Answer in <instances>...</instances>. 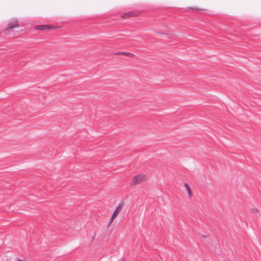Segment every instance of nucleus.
<instances>
[{
	"mask_svg": "<svg viewBox=\"0 0 261 261\" xmlns=\"http://www.w3.org/2000/svg\"><path fill=\"white\" fill-rule=\"evenodd\" d=\"M146 176L143 174L135 176L132 181V185H138L146 180Z\"/></svg>",
	"mask_w": 261,
	"mask_h": 261,
	"instance_id": "f257e3e1",
	"label": "nucleus"
},
{
	"mask_svg": "<svg viewBox=\"0 0 261 261\" xmlns=\"http://www.w3.org/2000/svg\"><path fill=\"white\" fill-rule=\"evenodd\" d=\"M124 205V203L123 202H121L119 205L116 207L115 208L112 217L111 218V221L110 222V224L112 222L114 219L117 216V215L119 214V213L121 211L122 207Z\"/></svg>",
	"mask_w": 261,
	"mask_h": 261,
	"instance_id": "f03ea898",
	"label": "nucleus"
},
{
	"mask_svg": "<svg viewBox=\"0 0 261 261\" xmlns=\"http://www.w3.org/2000/svg\"><path fill=\"white\" fill-rule=\"evenodd\" d=\"M18 27L19 25L18 23V21L17 20L15 19L8 24V26L6 28V31H8L9 30H11Z\"/></svg>",
	"mask_w": 261,
	"mask_h": 261,
	"instance_id": "7ed1b4c3",
	"label": "nucleus"
},
{
	"mask_svg": "<svg viewBox=\"0 0 261 261\" xmlns=\"http://www.w3.org/2000/svg\"><path fill=\"white\" fill-rule=\"evenodd\" d=\"M36 29L40 30H47L51 29V27L48 25H38Z\"/></svg>",
	"mask_w": 261,
	"mask_h": 261,
	"instance_id": "20e7f679",
	"label": "nucleus"
},
{
	"mask_svg": "<svg viewBox=\"0 0 261 261\" xmlns=\"http://www.w3.org/2000/svg\"><path fill=\"white\" fill-rule=\"evenodd\" d=\"M135 15V13H134V12H126V13H123L121 17L123 18H127V17H129L130 16H134Z\"/></svg>",
	"mask_w": 261,
	"mask_h": 261,
	"instance_id": "39448f33",
	"label": "nucleus"
},
{
	"mask_svg": "<svg viewBox=\"0 0 261 261\" xmlns=\"http://www.w3.org/2000/svg\"><path fill=\"white\" fill-rule=\"evenodd\" d=\"M185 186L187 189V191L188 193L189 197H191V190H190L189 185L187 183H185Z\"/></svg>",
	"mask_w": 261,
	"mask_h": 261,
	"instance_id": "423d86ee",
	"label": "nucleus"
},
{
	"mask_svg": "<svg viewBox=\"0 0 261 261\" xmlns=\"http://www.w3.org/2000/svg\"><path fill=\"white\" fill-rule=\"evenodd\" d=\"M130 54L129 53H127V52H122V55H126V56H128L129 55H130Z\"/></svg>",
	"mask_w": 261,
	"mask_h": 261,
	"instance_id": "0eeeda50",
	"label": "nucleus"
},
{
	"mask_svg": "<svg viewBox=\"0 0 261 261\" xmlns=\"http://www.w3.org/2000/svg\"><path fill=\"white\" fill-rule=\"evenodd\" d=\"M114 54L116 55H122V52L115 53Z\"/></svg>",
	"mask_w": 261,
	"mask_h": 261,
	"instance_id": "6e6552de",
	"label": "nucleus"
},
{
	"mask_svg": "<svg viewBox=\"0 0 261 261\" xmlns=\"http://www.w3.org/2000/svg\"><path fill=\"white\" fill-rule=\"evenodd\" d=\"M253 212L256 213L257 210L256 209H252Z\"/></svg>",
	"mask_w": 261,
	"mask_h": 261,
	"instance_id": "1a4fd4ad",
	"label": "nucleus"
}]
</instances>
